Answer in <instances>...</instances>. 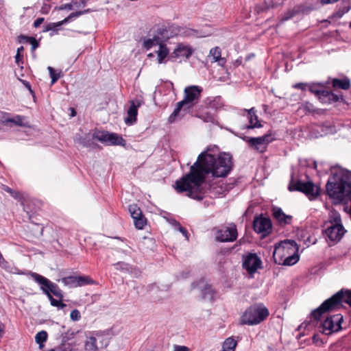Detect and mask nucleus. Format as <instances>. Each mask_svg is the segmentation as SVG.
I'll list each match as a JSON object with an SVG mask.
<instances>
[{"label": "nucleus", "mask_w": 351, "mask_h": 351, "mask_svg": "<svg viewBox=\"0 0 351 351\" xmlns=\"http://www.w3.org/2000/svg\"><path fill=\"white\" fill-rule=\"evenodd\" d=\"M210 151L208 148L202 152L190 172L176 182L175 189L178 193L186 192L193 199H202L206 174L224 178L230 173L233 167L232 156L225 152L216 155Z\"/></svg>", "instance_id": "obj_1"}, {"label": "nucleus", "mask_w": 351, "mask_h": 351, "mask_svg": "<svg viewBox=\"0 0 351 351\" xmlns=\"http://www.w3.org/2000/svg\"><path fill=\"white\" fill-rule=\"evenodd\" d=\"M202 88L198 86H189L184 88V99L179 101L171 114L169 117L168 121L170 123L175 121L178 118H181L184 114L180 112L187 111L192 108L199 99Z\"/></svg>", "instance_id": "obj_2"}, {"label": "nucleus", "mask_w": 351, "mask_h": 351, "mask_svg": "<svg viewBox=\"0 0 351 351\" xmlns=\"http://www.w3.org/2000/svg\"><path fill=\"white\" fill-rule=\"evenodd\" d=\"M267 308L263 304H254L249 306L241 315L239 322L242 325H257L269 316Z\"/></svg>", "instance_id": "obj_3"}, {"label": "nucleus", "mask_w": 351, "mask_h": 351, "mask_svg": "<svg viewBox=\"0 0 351 351\" xmlns=\"http://www.w3.org/2000/svg\"><path fill=\"white\" fill-rule=\"evenodd\" d=\"M343 291L341 290L326 300L318 308L312 311L311 315L318 319L322 314L335 311L342 306Z\"/></svg>", "instance_id": "obj_4"}, {"label": "nucleus", "mask_w": 351, "mask_h": 351, "mask_svg": "<svg viewBox=\"0 0 351 351\" xmlns=\"http://www.w3.org/2000/svg\"><path fill=\"white\" fill-rule=\"evenodd\" d=\"M298 245L294 240L286 239L275 245L273 257L275 263L282 261L283 257L298 252Z\"/></svg>", "instance_id": "obj_5"}, {"label": "nucleus", "mask_w": 351, "mask_h": 351, "mask_svg": "<svg viewBox=\"0 0 351 351\" xmlns=\"http://www.w3.org/2000/svg\"><path fill=\"white\" fill-rule=\"evenodd\" d=\"M214 231L215 239L219 242H233L237 240L238 237L237 226L233 223L217 228Z\"/></svg>", "instance_id": "obj_6"}, {"label": "nucleus", "mask_w": 351, "mask_h": 351, "mask_svg": "<svg viewBox=\"0 0 351 351\" xmlns=\"http://www.w3.org/2000/svg\"><path fill=\"white\" fill-rule=\"evenodd\" d=\"M31 277L40 285V289L43 293L47 295H51L53 293L56 297L62 298L61 290L58 288L57 285L51 282L47 278L34 272H30Z\"/></svg>", "instance_id": "obj_7"}, {"label": "nucleus", "mask_w": 351, "mask_h": 351, "mask_svg": "<svg viewBox=\"0 0 351 351\" xmlns=\"http://www.w3.org/2000/svg\"><path fill=\"white\" fill-rule=\"evenodd\" d=\"M343 316L336 314L328 317L320 325V331L326 335L338 332L341 328Z\"/></svg>", "instance_id": "obj_8"}, {"label": "nucleus", "mask_w": 351, "mask_h": 351, "mask_svg": "<svg viewBox=\"0 0 351 351\" xmlns=\"http://www.w3.org/2000/svg\"><path fill=\"white\" fill-rule=\"evenodd\" d=\"M93 137L107 145H125V141L119 134L106 131H97L93 134Z\"/></svg>", "instance_id": "obj_9"}, {"label": "nucleus", "mask_w": 351, "mask_h": 351, "mask_svg": "<svg viewBox=\"0 0 351 351\" xmlns=\"http://www.w3.org/2000/svg\"><path fill=\"white\" fill-rule=\"evenodd\" d=\"M249 147L258 153H264L268 144L273 141L270 134H265L258 137H246L245 139Z\"/></svg>", "instance_id": "obj_10"}, {"label": "nucleus", "mask_w": 351, "mask_h": 351, "mask_svg": "<svg viewBox=\"0 0 351 351\" xmlns=\"http://www.w3.org/2000/svg\"><path fill=\"white\" fill-rule=\"evenodd\" d=\"M308 90L324 104H331L342 99V95L341 94H337L324 90L322 87L315 89L312 86H308Z\"/></svg>", "instance_id": "obj_11"}, {"label": "nucleus", "mask_w": 351, "mask_h": 351, "mask_svg": "<svg viewBox=\"0 0 351 351\" xmlns=\"http://www.w3.org/2000/svg\"><path fill=\"white\" fill-rule=\"evenodd\" d=\"M346 232V230L343 225H328L325 230L326 239L328 242L330 243V245H334L340 241Z\"/></svg>", "instance_id": "obj_12"}, {"label": "nucleus", "mask_w": 351, "mask_h": 351, "mask_svg": "<svg viewBox=\"0 0 351 351\" xmlns=\"http://www.w3.org/2000/svg\"><path fill=\"white\" fill-rule=\"evenodd\" d=\"M253 228L256 232L265 237L271 233L272 223L269 218L260 216L254 219Z\"/></svg>", "instance_id": "obj_13"}, {"label": "nucleus", "mask_w": 351, "mask_h": 351, "mask_svg": "<svg viewBox=\"0 0 351 351\" xmlns=\"http://www.w3.org/2000/svg\"><path fill=\"white\" fill-rule=\"evenodd\" d=\"M262 261L256 254H248L243 258V267L250 274L261 267Z\"/></svg>", "instance_id": "obj_14"}, {"label": "nucleus", "mask_w": 351, "mask_h": 351, "mask_svg": "<svg viewBox=\"0 0 351 351\" xmlns=\"http://www.w3.org/2000/svg\"><path fill=\"white\" fill-rule=\"evenodd\" d=\"M129 211L134 219L135 227L139 230L143 229L146 224V219L143 217L140 208L136 204H131L129 206Z\"/></svg>", "instance_id": "obj_15"}, {"label": "nucleus", "mask_w": 351, "mask_h": 351, "mask_svg": "<svg viewBox=\"0 0 351 351\" xmlns=\"http://www.w3.org/2000/svg\"><path fill=\"white\" fill-rule=\"evenodd\" d=\"M273 216L278 223L282 226L291 224L292 221V216L286 215L280 208L274 207L272 209Z\"/></svg>", "instance_id": "obj_16"}, {"label": "nucleus", "mask_w": 351, "mask_h": 351, "mask_svg": "<svg viewBox=\"0 0 351 351\" xmlns=\"http://www.w3.org/2000/svg\"><path fill=\"white\" fill-rule=\"evenodd\" d=\"M193 53V49L186 45L182 43L178 44L173 52L174 58L185 57L188 58Z\"/></svg>", "instance_id": "obj_17"}, {"label": "nucleus", "mask_w": 351, "mask_h": 351, "mask_svg": "<svg viewBox=\"0 0 351 351\" xmlns=\"http://www.w3.org/2000/svg\"><path fill=\"white\" fill-rule=\"evenodd\" d=\"M139 106V103L136 104L134 101L131 102V105L127 111V117L124 119L125 124L131 125L136 121L138 108Z\"/></svg>", "instance_id": "obj_18"}, {"label": "nucleus", "mask_w": 351, "mask_h": 351, "mask_svg": "<svg viewBox=\"0 0 351 351\" xmlns=\"http://www.w3.org/2000/svg\"><path fill=\"white\" fill-rule=\"evenodd\" d=\"M288 189L290 191H300L307 195V182L298 181H294L292 178L289 186Z\"/></svg>", "instance_id": "obj_19"}, {"label": "nucleus", "mask_w": 351, "mask_h": 351, "mask_svg": "<svg viewBox=\"0 0 351 351\" xmlns=\"http://www.w3.org/2000/svg\"><path fill=\"white\" fill-rule=\"evenodd\" d=\"M101 336H98L97 338L95 337H88L86 338L84 342V349L86 351H97L99 346L97 344V339H101Z\"/></svg>", "instance_id": "obj_20"}, {"label": "nucleus", "mask_w": 351, "mask_h": 351, "mask_svg": "<svg viewBox=\"0 0 351 351\" xmlns=\"http://www.w3.org/2000/svg\"><path fill=\"white\" fill-rule=\"evenodd\" d=\"M248 120L250 125L247 126V128H261L262 125L258 121V117L255 113V110L254 108L247 110Z\"/></svg>", "instance_id": "obj_21"}, {"label": "nucleus", "mask_w": 351, "mask_h": 351, "mask_svg": "<svg viewBox=\"0 0 351 351\" xmlns=\"http://www.w3.org/2000/svg\"><path fill=\"white\" fill-rule=\"evenodd\" d=\"M277 263L278 265H282L285 266H291L297 263L299 261V255L298 252L293 253L291 255L287 256L282 258V261L277 260Z\"/></svg>", "instance_id": "obj_22"}, {"label": "nucleus", "mask_w": 351, "mask_h": 351, "mask_svg": "<svg viewBox=\"0 0 351 351\" xmlns=\"http://www.w3.org/2000/svg\"><path fill=\"white\" fill-rule=\"evenodd\" d=\"M210 56L213 57V61L214 62H218V64L219 66H223L226 62V60L224 58H221V50L218 47H215L214 48H212L210 50Z\"/></svg>", "instance_id": "obj_23"}, {"label": "nucleus", "mask_w": 351, "mask_h": 351, "mask_svg": "<svg viewBox=\"0 0 351 351\" xmlns=\"http://www.w3.org/2000/svg\"><path fill=\"white\" fill-rule=\"evenodd\" d=\"M202 284H204V281L199 282V287L202 288V294L203 298L208 300H212L214 298L215 292L210 285H204L202 286Z\"/></svg>", "instance_id": "obj_24"}, {"label": "nucleus", "mask_w": 351, "mask_h": 351, "mask_svg": "<svg viewBox=\"0 0 351 351\" xmlns=\"http://www.w3.org/2000/svg\"><path fill=\"white\" fill-rule=\"evenodd\" d=\"M169 53V51L167 46L164 44H160L158 49L156 51L157 60L159 64H162L164 60L167 57Z\"/></svg>", "instance_id": "obj_25"}, {"label": "nucleus", "mask_w": 351, "mask_h": 351, "mask_svg": "<svg viewBox=\"0 0 351 351\" xmlns=\"http://www.w3.org/2000/svg\"><path fill=\"white\" fill-rule=\"evenodd\" d=\"M237 346V341L234 337H230L225 339L222 344V350L223 351H235Z\"/></svg>", "instance_id": "obj_26"}, {"label": "nucleus", "mask_w": 351, "mask_h": 351, "mask_svg": "<svg viewBox=\"0 0 351 351\" xmlns=\"http://www.w3.org/2000/svg\"><path fill=\"white\" fill-rule=\"evenodd\" d=\"M329 225H343L340 214L335 211L331 210L329 214Z\"/></svg>", "instance_id": "obj_27"}, {"label": "nucleus", "mask_w": 351, "mask_h": 351, "mask_svg": "<svg viewBox=\"0 0 351 351\" xmlns=\"http://www.w3.org/2000/svg\"><path fill=\"white\" fill-rule=\"evenodd\" d=\"M160 44H161L160 38L158 36H154L152 38L145 39L143 42V47L149 50L154 46L159 45Z\"/></svg>", "instance_id": "obj_28"}, {"label": "nucleus", "mask_w": 351, "mask_h": 351, "mask_svg": "<svg viewBox=\"0 0 351 351\" xmlns=\"http://www.w3.org/2000/svg\"><path fill=\"white\" fill-rule=\"evenodd\" d=\"M332 86L335 88H340L343 90H348L350 88V84L349 80L348 79H334L332 80Z\"/></svg>", "instance_id": "obj_29"}, {"label": "nucleus", "mask_w": 351, "mask_h": 351, "mask_svg": "<svg viewBox=\"0 0 351 351\" xmlns=\"http://www.w3.org/2000/svg\"><path fill=\"white\" fill-rule=\"evenodd\" d=\"M319 187L308 180V199H315L319 195Z\"/></svg>", "instance_id": "obj_30"}, {"label": "nucleus", "mask_w": 351, "mask_h": 351, "mask_svg": "<svg viewBox=\"0 0 351 351\" xmlns=\"http://www.w3.org/2000/svg\"><path fill=\"white\" fill-rule=\"evenodd\" d=\"M197 117L202 119L203 121L206 123H215V117L213 114L208 111H205L202 112H199Z\"/></svg>", "instance_id": "obj_31"}, {"label": "nucleus", "mask_w": 351, "mask_h": 351, "mask_svg": "<svg viewBox=\"0 0 351 351\" xmlns=\"http://www.w3.org/2000/svg\"><path fill=\"white\" fill-rule=\"evenodd\" d=\"M47 332L45 330L38 332L35 337V340L37 343L39 344L40 348L43 347V343L47 339Z\"/></svg>", "instance_id": "obj_32"}, {"label": "nucleus", "mask_w": 351, "mask_h": 351, "mask_svg": "<svg viewBox=\"0 0 351 351\" xmlns=\"http://www.w3.org/2000/svg\"><path fill=\"white\" fill-rule=\"evenodd\" d=\"M49 75L51 78V84H54L62 76V73L61 71H59L57 72L51 66H48L47 68Z\"/></svg>", "instance_id": "obj_33"}, {"label": "nucleus", "mask_w": 351, "mask_h": 351, "mask_svg": "<svg viewBox=\"0 0 351 351\" xmlns=\"http://www.w3.org/2000/svg\"><path fill=\"white\" fill-rule=\"evenodd\" d=\"M24 119H25L24 117L17 115L13 118L6 119L4 122H5V123H12L15 124L16 125L25 126V123L23 121Z\"/></svg>", "instance_id": "obj_34"}, {"label": "nucleus", "mask_w": 351, "mask_h": 351, "mask_svg": "<svg viewBox=\"0 0 351 351\" xmlns=\"http://www.w3.org/2000/svg\"><path fill=\"white\" fill-rule=\"evenodd\" d=\"M60 281L66 286L77 287L76 276H70L62 278Z\"/></svg>", "instance_id": "obj_35"}, {"label": "nucleus", "mask_w": 351, "mask_h": 351, "mask_svg": "<svg viewBox=\"0 0 351 351\" xmlns=\"http://www.w3.org/2000/svg\"><path fill=\"white\" fill-rule=\"evenodd\" d=\"M90 12V9L84 10L83 11H78L75 12L71 13L67 17H66L64 19L62 20V22L64 24L67 23L69 22L73 18L78 17L82 14L88 13Z\"/></svg>", "instance_id": "obj_36"}, {"label": "nucleus", "mask_w": 351, "mask_h": 351, "mask_svg": "<svg viewBox=\"0 0 351 351\" xmlns=\"http://www.w3.org/2000/svg\"><path fill=\"white\" fill-rule=\"evenodd\" d=\"M77 287H82L85 285L93 283L92 280L88 276H76Z\"/></svg>", "instance_id": "obj_37"}, {"label": "nucleus", "mask_w": 351, "mask_h": 351, "mask_svg": "<svg viewBox=\"0 0 351 351\" xmlns=\"http://www.w3.org/2000/svg\"><path fill=\"white\" fill-rule=\"evenodd\" d=\"M64 25L62 21L57 23H50L45 26L44 32L54 31L56 33L58 32V27Z\"/></svg>", "instance_id": "obj_38"}, {"label": "nucleus", "mask_w": 351, "mask_h": 351, "mask_svg": "<svg viewBox=\"0 0 351 351\" xmlns=\"http://www.w3.org/2000/svg\"><path fill=\"white\" fill-rule=\"evenodd\" d=\"M50 300L51 304L53 306H57L60 308H63L66 305L61 302V300H57L54 299L52 295H47Z\"/></svg>", "instance_id": "obj_39"}, {"label": "nucleus", "mask_w": 351, "mask_h": 351, "mask_svg": "<svg viewBox=\"0 0 351 351\" xmlns=\"http://www.w3.org/2000/svg\"><path fill=\"white\" fill-rule=\"evenodd\" d=\"M22 38L28 41L31 44L32 50L36 49L38 47V43L36 38L28 36H22Z\"/></svg>", "instance_id": "obj_40"}, {"label": "nucleus", "mask_w": 351, "mask_h": 351, "mask_svg": "<svg viewBox=\"0 0 351 351\" xmlns=\"http://www.w3.org/2000/svg\"><path fill=\"white\" fill-rule=\"evenodd\" d=\"M210 108L219 109L222 106L220 97L215 98L210 104Z\"/></svg>", "instance_id": "obj_41"}, {"label": "nucleus", "mask_w": 351, "mask_h": 351, "mask_svg": "<svg viewBox=\"0 0 351 351\" xmlns=\"http://www.w3.org/2000/svg\"><path fill=\"white\" fill-rule=\"evenodd\" d=\"M56 348L58 351H73V349L70 343H62Z\"/></svg>", "instance_id": "obj_42"}, {"label": "nucleus", "mask_w": 351, "mask_h": 351, "mask_svg": "<svg viewBox=\"0 0 351 351\" xmlns=\"http://www.w3.org/2000/svg\"><path fill=\"white\" fill-rule=\"evenodd\" d=\"M343 301L351 306V291L343 292Z\"/></svg>", "instance_id": "obj_43"}, {"label": "nucleus", "mask_w": 351, "mask_h": 351, "mask_svg": "<svg viewBox=\"0 0 351 351\" xmlns=\"http://www.w3.org/2000/svg\"><path fill=\"white\" fill-rule=\"evenodd\" d=\"M70 317L73 321H78L80 319L81 315L78 310L74 309L71 312Z\"/></svg>", "instance_id": "obj_44"}, {"label": "nucleus", "mask_w": 351, "mask_h": 351, "mask_svg": "<svg viewBox=\"0 0 351 351\" xmlns=\"http://www.w3.org/2000/svg\"><path fill=\"white\" fill-rule=\"evenodd\" d=\"M172 224L175 226L176 228H178V230L181 232L182 233V234L184 236V237H187V231L180 226V224L179 223V222L176 221H173Z\"/></svg>", "instance_id": "obj_45"}, {"label": "nucleus", "mask_w": 351, "mask_h": 351, "mask_svg": "<svg viewBox=\"0 0 351 351\" xmlns=\"http://www.w3.org/2000/svg\"><path fill=\"white\" fill-rule=\"evenodd\" d=\"M172 224L175 226L176 228H178V230L181 232L182 233V234L184 236V237H187V231L180 226V224L179 223V222L176 221H173Z\"/></svg>", "instance_id": "obj_46"}, {"label": "nucleus", "mask_w": 351, "mask_h": 351, "mask_svg": "<svg viewBox=\"0 0 351 351\" xmlns=\"http://www.w3.org/2000/svg\"><path fill=\"white\" fill-rule=\"evenodd\" d=\"M14 58H15V62L17 64V66L19 67H20L21 69H23V66H22V64H23V55L16 53Z\"/></svg>", "instance_id": "obj_47"}, {"label": "nucleus", "mask_w": 351, "mask_h": 351, "mask_svg": "<svg viewBox=\"0 0 351 351\" xmlns=\"http://www.w3.org/2000/svg\"><path fill=\"white\" fill-rule=\"evenodd\" d=\"M307 327V324L305 322H303L298 328V330L299 331L298 335H297V338L300 340L302 337H304V334L301 332L302 329H305Z\"/></svg>", "instance_id": "obj_48"}, {"label": "nucleus", "mask_w": 351, "mask_h": 351, "mask_svg": "<svg viewBox=\"0 0 351 351\" xmlns=\"http://www.w3.org/2000/svg\"><path fill=\"white\" fill-rule=\"evenodd\" d=\"M56 9H58V10H71L73 9V3L71 2L69 3H65V4H63L58 8H56Z\"/></svg>", "instance_id": "obj_49"}, {"label": "nucleus", "mask_w": 351, "mask_h": 351, "mask_svg": "<svg viewBox=\"0 0 351 351\" xmlns=\"http://www.w3.org/2000/svg\"><path fill=\"white\" fill-rule=\"evenodd\" d=\"M313 342L317 346H320L323 343L322 340L319 338V336L318 335H315L313 337Z\"/></svg>", "instance_id": "obj_50"}, {"label": "nucleus", "mask_w": 351, "mask_h": 351, "mask_svg": "<svg viewBox=\"0 0 351 351\" xmlns=\"http://www.w3.org/2000/svg\"><path fill=\"white\" fill-rule=\"evenodd\" d=\"M173 351H189V349L184 346L175 345L173 346Z\"/></svg>", "instance_id": "obj_51"}, {"label": "nucleus", "mask_w": 351, "mask_h": 351, "mask_svg": "<svg viewBox=\"0 0 351 351\" xmlns=\"http://www.w3.org/2000/svg\"><path fill=\"white\" fill-rule=\"evenodd\" d=\"M294 88H300L301 90H305L306 87V84L305 83H297L293 85Z\"/></svg>", "instance_id": "obj_52"}, {"label": "nucleus", "mask_w": 351, "mask_h": 351, "mask_svg": "<svg viewBox=\"0 0 351 351\" xmlns=\"http://www.w3.org/2000/svg\"><path fill=\"white\" fill-rule=\"evenodd\" d=\"M44 21L43 18H38L34 22V27L37 28Z\"/></svg>", "instance_id": "obj_53"}, {"label": "nucleus", "mask_w": 351, "mask_h": 351, "mask_svg": "<svg viewBox=\"0 0 351 351\" xmlns=\"http://www.w3.org/2000/svg\"><path fill=\"white\" fill-rule=\"evenodd\" d=\"M19 80H20V82L31 92L32 93V88H31V85L29 84V82H28L27 81H25V80H21L20 78H19Z\"/></svg>", "instance_id": "obj_54"}, {"label": "nucleus", "mask_w": 351, "mask_h": 351, "mask_svg": "<svg viewBox=\"0 0 351 351\" xmlns=\"http://www.w3.org/2000/svg\"><path fill=\"white\" fill-rule=\"evenodd\" d=\"M11 195L14 198H15L16 199H21V194L19 192H18V191H14V193H12Z\"/></svg>", "instance_id": "obj_55"}, {"label": "nucleus", "mask_w": 351, "mask_h": 351, "mask_svg": "<svg viewBox=\"0 0 351 351\" xmlns=\"http://www.w3.org/2000/svg\"><path fill=\"white\" fill-rule=\"evenodd\" d=\"M73 3V7L74 8H81V3L79 2V0H73L71 1Z\"/></svg>", "instance_id": "obj_56"}, {"label": "nucleus", "mask_w": 351, "mask_h": 351, "mask_svg": "<svg viewBox=\"0 0 351 351\" xmlns=\"http://www.w3.org/2000/svg\"><path fill=\"white\" fill-rule=\"evenodd\" d=\"M2 189H3V191L9 193L10 195L12 193H14V191L12 189H10V187H8V186L3 185Z\"/></svg>", "instance_id": "obj_57"}, {"label": "nucleus", "mask_w": 351, "mask_h": 351, "mask_svg": "<svg viewBox=\"0 0 351 351\" xmlns=\"http://www.w3.org/2000/svg\"><path fill=\"white\" fill-rule=\"evenodd\" d=\"M24 50V47L23 46L19 47L16 51V53L22 54V52Z\"/></svg>", "instance_id": "obj_58"}, {"label": "nucleus", "mask_w": 351, "mask_h": 351, "mask_svg": "<svg viewBox=\"0 0 351 351\" xmlns=\"http://www.w3.org/2000/svg\"><path fill=\"white\" fill-rule=\"evenodd\" d=\"M123 265V263H117L116 264H114V266L116 267V269H119L121 268V267Z\"/></svg>", "instance_id": "obj_59"}, {"label": "nucleus", "mask_w": 351, "mask_h": 351, "mask_svg": "<svg viewBox=\"0 0 351 351\" xmlns=\"http://www.w3.org/2000/svg\"><path fill=\"white\" fill-rule=\"evenodd\" d=\"M79 2L81 3V7H84L86 4V1L85 0H79Z\"/></svg>", "instance_id": "obj_60"}, {"label": "nucleus", "mask_w": 351, "mask_h": 351, "mask_svg": "<svg viewBox=\"0 0 351 351\" xmlns=\"http://www.w3.org/2000/svg\"><path fill=\"white\" fill-rule=\"evenodd\" d=\"M293 14H294V12H293H293H291V13H289V16H286V17L285 18V20H288L289 19H290L291 17H292V16H293Z\"/></svg>", "instance_id": "obj_61"}, {"label": "nucleus", "mask_w": 351, "mask_h": 351, "mask_svg": "<svg viewBox=\"0 0 351 351\" xmlns=\"http://www.w3.org/2000/svg\"><path fill=\"white\" fill-rule=\"evenodd\" d=\"M49 9V8H47V5L43 6L42 8L43 12L47 13Z\"/></svg>", "instance_id": "obj_62"}, {"label": "nucleus", "mask_w": 351, "mask_h": 351, "mask_svg": "<svg viewBox=\"0 0 351 351\" xmlns=\"http://www.w3.org/2000/svg\"><path fill=\"white\" fill-rule=\"evenodd\" d=\"M147 56H148L149 58H151V57H153V56H154V54H153V53H149V54L147 55Z\"/></svg>", "instance_id": "obj_63"}, {"label": "nucleus", "mask_w": 351, "mask_h": 351, "mask_svg": "<svg viewBox=\"0 0 351 351\" xmlns=\"http://www.w3.org/2000/svg\"><path fill=\"white\" fill-rule=\"evenodd\" d=\"M7 265L8 264H4V267H2L4 268V269H7Z\"/></svg>", "instance_id": "obj_64"}]
</instances>
